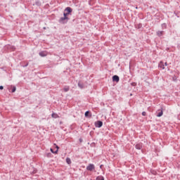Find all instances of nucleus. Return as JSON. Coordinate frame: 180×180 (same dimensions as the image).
I'll return each mask as SVG.
<instances>
[{
    "label": "nucleus",
    "instance_id": "nucleus-26",
    "mask_svg": "<svg viewBox=\"0 0 180 180\" xmlns=\"http://www.w3.org/2000/svg\"><path fill=\"white\" fill-rule=\"evenodd\" d=\"M142 116H147V112L146 111L142 112Z\"/></svg>",
    "mask_w": 180,
    "mask_h": 180
},
{
    "label": "nucleus",
    "instance_id": "nucleus-5",
    "mask_svg": "<svg viewBox=\"0 0 180 180\" xmlns=\"http://www.w3.org/2000/svg\"><path fill=\"white\" fill-rule=\"evenodd\" d=\"M120 81V78L117 75L112 76V82H119Z\"/></svg>",
    "mask_w": 180,
    "mask_h": 180
},
{
    "label": "nucleus",
    "instance_id": "nucleus-3",
    "mask_svg": "<svg viewBox=\"0 0 180 180\" xmlns=\"http://www.w3.org/2000/svg\"><path fill=\"white\" fill-rule=\"evenodd\" d=\"M94 124L96 127H98V129H100V127L103 126V122L102 121H97L94 123Z\"/></svg>",
    "mask_w": 180,
    "mask_h": 180
},
{
    "label": "nucleus",
    "instance_id": "nucleus-14",
    "mask_svg": "<svg viewBox=\"0 0 180 180\" xmlns=\"http://www.w3.org/2000/svg\"><path fill=\"white\" fill-rule=\"evenodd\" d=\"M96 180H105V178L103 176H98L96 178Z\"/></svg>",
    "mask_w": 180,
    "mask_h": 180
},
{
    "label": "nucleus",
    "instance_id": "nucleus-24",
    "mask_svg": "<svg viewBox=\"0 0 180 180\" xmlns=\"http://www.w3.org/2000/svg\"><path fill=\"white\" fill-rule=\"evenodd\" d=\"M131 86H137V83L132 82V83H131Z\"/></svg>",
    "mask_w": 180,
    "mask_h": 180
},
{
    "label": "nucleus",
    "instance_id": "nucleus-6",
    "mask_svg": "<svg viewBox=\"0 0 180 180\" xmlns=\"http://www.w3.org/2000/svg\"><path fill=\"white\" fill-rule=\"evenodd\" d=\"M156 36H158V37H161V36H164V31H157Z\"/></svg>",
    "mask_w": 180,
    "mask_h": 180
},
{
    "label": "nucleus",
    "instance_id": "nucleus-18",
    "mask_svg": "<svg viewBox=\"0 0 180 180\" xmlns=\"http://www.w3.org/2000/svg\"><path fill=\"white\" fill-rule=\"evenodd\" d=\"M79 88H81V89H84V84L79 82L78 83Z\"/></svg>",
    "mask_w": 180,
    "mask_h": 180
},
{
    "label": "nucleus",
    "instance_id": "nucleus-8",
    "mask_svg": "<svg viewBox=\"0 0 180 180\" xmlns=\"http://www.w3.org/2000/svg\"><path fill=\"white\" fill-rule=\"evenodd\" d=\"M158 67H159V68H162V70H165L164 62H162V61L160 62Z\"/></svg>",
    "mask_w": 180,
    "mask_h": 180
},
{
    "label": "nucleus",
    "instance_id": "nucleus-15",
    "mask_svg": "<svg viewBox=\"0 0 180 180\" xmlns=\"http://www.w3.org/2000/svg\"><path fill=\"white\" fill-rule=\"evenodd\" d=\"M35 5H37V6H41V2L39 0H37L36 2H35Z\"/></svg>",
    "mask_w": 180,
    "mask_h": 180
},
{
    "label": "nucleus",
    "instance_id": "nucleus-21",
    "mask_svg": "<svg viewBox=\"0 0 180 180\" xmlns=\"http://www.w3.org/2000/svg\"><path fill=\"white\" fill-rule=\"evenodd\" d=\"M161 26H162V29H167V24L166 23L162 24Z\"/></svg>",
    "mask_w": 180,
    "mask_h": 180
},
{
    "label": "nucleus",
    "instance_id": "nucleus-16",
    "mask_svg": "<svg viewBox=\"0 0 180 180\" xmlns=\"http://www.w3.org/2000/svg\"><path fill=\"white\" fill-rule=\"evenodd\" d=\"M50 150H51V153H52V154H58V150H56V151H54L53 148H51Z\"/></svg>",
    "mask_w": 180,
    "mask_h": 180
},
{
    "label": "nucleus",
    "instance_id": "nucleus-11",
    "mask_svg": "<svg viewBox=\"0 0 180 180\" xmlns=\"http://www.w3.org/2000/svg\"><path fill=\"white\" fill-rule=\"evenodd\" d=\"M90 115V117L92 116V114H91V112L89 111H86L84 113V116L85 117H89Z\"/></svg>",
    "mask_w": 180,
    "mask_h": 180
},
{
    "label": "nucleus",
    "instance_id": "nucleus-28",
    "mask_svg": "<svg viewBox=\"0 0 180 180\" xmlns=\"http://www.w3.org/2000/svg\"><path fill=\"white\" fill-rule=\"evenodd\" d=\"M56 148H57L56 150H58V148H60V147H58V146L56 145Z\"/></svg>",
    "mask_w": 180,
    "mask_h": 180
},
{
    "label": "nucleus",
    "instance_id": "nucleus-27",
    "mask_svg": "<svg viewBox=\"0 0 180 180\" xmlns=\"http://www.w3.org/2000/svg\"><path fill=\"white\" fill-rule=\"evenodd\" d=\"M0 89L2 91V89H4V86H0Z\"/></svg>",
    "mask_w": 180,
    "mask_h": 180
},
{
    "label": "nucleus",
    "instance_id": "nucleus-20",
    "mask_svg": "<svg viewBox=\"0 0 180 180\" xmlns=\"http://www.w3.org/2000/svg\"><path fill=\"white\" fill-rule=\"evenodd\" d=\"M51 116H52V117H54L55 119H57V117H58V115H57L56 113H52Z\"/></svg>",
    "mask_w": 180,
    "mask_h": 180
},
{
    "label": "nucleus",
    "instance_id": "nucleus-2",
    "mask_svg": "<svg viewBox=\"0 0 180 180\" xmlns=\"http://www.w3.org/2000/svg\"><path fill=\"white\" fill-rule=\"evenodd\" d=\"M72 13V8L71 7H67L63 13V16L68 17V15Z\"/></svg>",
    "mask_w": 180,
    "mask_h": 180
},
{
    "label": "nucleus",
    "instance_id": "nucleus-12",
    "mask_svg": "<svg viewBox=\"0 0 180 180\" xmlns=\"http://www.w3.org/2000/svg\"><path fill=\"white\" fill-rule=\"evenodd\" d=\"M63 91H64V92H68V91H70V86H65L63 88Z\"/></svg>",
    "mask_w": 180,
    "mask_h": 180
},
{
    "label": "nucleus",
    "instance_id": "nucleus-9",
    "mask_svg": "<svg viewBox=\"0 0 180 180\" xmlns=\"http://www.w3.org/2000/svg\"><path fill=\"white\" fill-rule=\"evenodd\" d=\"M20 65L21 67H23L25 68V67H27V65H29V62H21Z\"/></svg>",
    "mask_w": 180,
    "mask_h": 180
},
{
    "label": "nucleus",
    "instance_id": "nucleus-30",
    "mask_svg": "<svg viewBox=\"0 0 180 180\" xmlns=\"http://www.w3.org/2000/svg\"><path fill=\"white\" fill-rule=\"evenodd\" d=\"M165 65H168V63L166 62V63H165Z\"/></svg>",
    "mask_w": 180,
    "mask_h": 180
},
{
    "label": "nucleus",
    "instance_id": "nucleus-23",
    "mask_svg": "<svg viewBox=\"0 0 180 180\" xmlns=\"http://www.w3.org/2000/svg\"><path fill=\"white\" fill-rule=\"evenodd\" d=\"M142 27H143V25H142L141 23H139V24H138V25H136V27H137L138 29H141Z\"/></svg>",
    "mask_w": 180,
    "mask_h": 180
},
{
    "label": "nucleus",
    "instance_id": "nucleus-17",
    "mask_svg": "<svg viewBox=\"0 0 180 180\" xmlns=\"http://www.w3.org/2000/svg\"><path fill=\"white\" fill-rule=\"evenodd\" d=\"M66 162L68 164V165H71V159L70 158H67Z\"/></svg>",
    "mask_w": 180,
    "mask_h": 180
},
{
    "label": "nucleus",
    "instance_id": "nucleus-7",
    "mask_svg": "<svg viewBox=\"0 0 180 180\" xmlns=\"http://www.w3.org/2000/svg\"><path fill=\"white\" fill-rule=\"evenodd\" d=\"M135 148H136V150H141V148H143V143H137L135 146Z\"/></svg>",
    "mask_w": 180,
    "mask_h": 180
},
{
    "label": "nucleus",
    "instance_id": "nucleus-31",
    "mask_svg": "<svg viewBox=\"0 0 180 180\" xmlns=\"http://www.w3.org/2000/svg\"><path fill=\"white\" fill-rule=\"evenodd\" d=\"M102 167H103V165H100V168H102Z\"/></svg>",
    "mask_w": 180,
    "mask_h": 180
},
{
    "label": "nucleus",
    "instance_id": "nucleus-25",
    "mask_svg": "<svg viewBox=\"0 0 180 180\" xmlns=\"http://www.w3.org/2000/svg\"><path fill=\"white\" fill-rule=\"evenodd\" d=\"M176 79H177L176 76L174 75V77H172V80L175 82V81H176Z\"/></svg>",
    "mask_w": 180,
    "mask_h": 180
},
{
    "label": "nucleus",
    "instance_id": "nucleus-22",
    "mask_svg": "<svg viewBox=\"0 0 180 180\" xmlns=\"http://www.w3.org/2000/svg\"><path fill=\"white\" fill-rule=\"evenodd\" d=\"M11 92H12V94H13L14 92H16V86H13Z\"/></svg>",
    "mask_w": 180,
    "mask_h": 180
},
{
    "label": "nucleus",
    "instance_id": "nucleus-19",
    "mask_svg": "<svg viewBox=\"0 0 180 180\" xmlns=\"http://www.w3.org/2000/svg\"><path fill=\"white\" fill-rule=\"evenodd\" d=\"M46 157L48 158H51V157H53V155L51 154V153H46Z\"/></svg>",
    "mask_w": 180,
    "mask_h": 180
},
{
    "label": "nucleus",
    "instance_id": "nucleus-29",
    "mask_svg": "<svg viewBox=\"0 0 180 180\" xmlns=\"http://www.w3.org/2000/svg\"><path fill=\"white\" fill-rule=\"evenodd\" d=\"M79 142L82 143V139H79Z\"/></svg>",
    "mask_w": 180,
    "mask_h": 180
},
{
    "label": "nucleus",
    "instance_id": "nucleus-1",
    "mask_svg": "<svg viewBox=\"0 0 180 180\" xmlns=\"http://www.w3.org/2000/svg\"><path fill=\"white\" fill-rule=\"evenodd\" d=\"M70 20V18L65 16V15H63V17H61L58 22L59 23H61L62 25H65V23H67Z\"/></svg>",
    "mask_w": 180,
    "mask_h": 180
},
{
    "label": "nucleus",
    "instance_id": "nucleus-10",
    "mask_svg": "<svg viewBox=\"0 0 180 180\" xmlns=\"http://www.w3.org/2000/svg\"><path fill=\"white\" fill-rule=\"evenodd\" d=\"M39 55L41 57H46V56H47V53L46 51H41L39 53Z\"/></svg>",
    "mask_w": 180,
    "mask_h": 180
},
{
    "label": "nucleus",
    "instance_id": "nucleus-13",
    "mask_svg": "<svg viewBox=\"0 0 180 180\" xmlns=\"http://www.w3.org/2000/svg\"><path fill=\"white\" fill-rule=\"evenodd\" d=\"M162 115H164V112L162 111V110H161V111L158 113L157 117H161V116H162Z\"/></svg>",
    "mask_w": 180,
    "mask_h": 180
},
{
    "label": "nucleus",
    "instance_id": "nucleus-4",
    "mask_svg": "<svg viewBox=\"0 0 180 180\" xmlns=\"http://www.w3.org/2000/svg\"><path fill=\"white\" fill-rule=\"evenodd\" d=\"M94 169H95V165L94 164H89V165L86 167L87 171H94Z\"/></svg>",
    "mask_w": 180,
    "mask_h": 180
}]
</instances>
